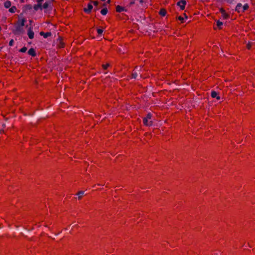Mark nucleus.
I'll list each match as a JSON object with an SVG mask.
<instances>
[{
  "mask_svg": "<svg viewBox=\"0 0 255 255\" xmlns=\"http://www.w3.org/2000/svg\"><path fill=\"white\" fill-rule=\"evenodd\" d=\"M152 115L149 113L147 115L146 117L143 120V124L145 126H150L152 124V121L150 120L151 119Z\"/></svg>",
  "mask_w": 255,
  "mask_h": 255,
  "instance_id": "1",
  "label": "nucleus"
},
{
  "mask_svg": "<svg viewBox=\"0 0 255 255\" xmlns=\"http://www.w3.org/2000/svg\"><path fill=\"white\" fill-rule=\"evenodd\" d=\"M25 20L23 18H19L17 22V28L20 30L24 25Z\"/></svg>",
  "mask_w": 255,
  "mask_h": 255,
  "instance_id": "2",
  "label": "nucleus"
},
{
  "mask_svg": "<svg viewBox=\"0 0 255 255\" xmlns=\"http://www.w3.org/2000/svg\"><path fill=\"white\" fill-rule=\"evenodd\" d=\"M186 1L185 0H181L177 2V5L180 7L181 9L183 10L185 7Z\"/></svg>",
  "mask_w": 255,
  "mask_h": 255,
  "instance_id": "3",
  "label": "nucleus"
},
{
  "mask_svg": "<svg viewBox=\"0 0 255 255\" xmlns=\"http://www.w3.org/2000/svg\"><path fill=\"white\" fill-rule=\"evenodd\" d=\"M243 9V5L241 3H239L236 7V11L239 13L244 12Z\"/></svg>",
  "mask_w": 255,
  "mask_h": 255,
  "instance_id": "4",
  "label": "nucleus"
},
{
  "mask_svg": "<svg viewBox=\"0 0 255 255\" xmlns=\"http://www.w3.org/2000/svg\"><path fill=\"white\" fill-rule=\"evenodd\" d=\"M211 95L212 98H216L218 100L220 99V97L218 95V93L216 91H212Z\"/></svg>",
  "mask_w": 255,
  "mask_h": 255,
  "instance_id": "5",
  "label": "nucleus"
},
{
  "mask_svg": "<svg viewBox=\"0 0 255 255\" xmlns=\"http://www.w3.org/2000/svg\"><path fill=\"white\" fill-rule=\"evenodd\" d=\"M220 12L222 13V16L224 19H227L229 17V15L226 13V11L223 9H220Z\"/></svg>",
  "mask_w": 255,
  "mask_h": 255,
  "instance_id": "6",
  "label": "nucleus"
},
{
  "mask_svg": "<svg viewBox=\"0 0 255 255\" xmlns=\"http://www.w3.org/2000/svg\"><path fill=\"white\" fill-rule=\"evenodd\" d=\"M27 35L28 36V37L32 39L34 37V32L33 31L31 30V28H29L28 30V31H27Z\"/></svg>",
  "mask_w": 255,
  "mask_h": 255,
  "instance_id": "7",
  "label": "nucleus"
},
{
  "mask_svg": "<svg viewBox=\"0 0 255 255\" xmlns=\"http://www.w3.org/2000/svg\"><path fill=\"white\" fill-rule=\"evenodd\" d=\"M92 8H93L92 5L91 3H89L88 4V7L84 8V11L85 12L89 13L90 12H91Z\"/></svg>",
  "mask_w": 255,
  "mask_h": 255,
  "instance_id": "8",
  "label": "nucleus"
},
{
  "mask_svg": "<svg viewBox=\"0 0 255 255\" xmlns=\"http://www.w3.org/2000/svg\"><path fill=\"white\" fill-rule=\"evenodd\" d=\"M28 53L29 55H31L33 57L35 56L36 55V54H35V50L33 48H30L28 51Z\"/></svg>",
  "mask_w": 255,
  "mask_h": 255,
  "instance_id": "9",
  "label": "nucleus"
},
{
  "mask_svg": "<svg viewBox=\"0 0 255 255\" xmlns=\"http://www.w3.org/2000/svg\"><path fill=\"white\" fill-rule=\"evenodd\" d=\"M125 10V8L120 5H117L116 6V11L118 12H121Z\"/></svg>",
  "mask_w": 255,
  "mask_h": 255,
  "instance_id": "10",
  "label": "nucleus"
},
{
  "mask_svg": "<svg viewBox=\"0 0 255 255\" xmlns=\"http://www.w3.org/2000/svg\"><path fill=\"white\" fill-rule=\"evenodd\" d=\"M159 14L161 16H164L166 14V10L165 9H164V8L161 9L160 11H159Z\"/></svg>",
  "mask_w": 255,
  "mask_h": 255,
  "instance_id": "11",
  "label": "nucleus"
},
{
  "mask_svg": "<svg viewBox=\"0 0 255 255\" xmlns=\"http://www.w3.org/2000/svg\"><path fill=\"white\" fill-rule=\"evenodd\" d=\"M4 6L5 8H9L11 6V2L9 0H7L4 3Z\"/></svg>",
  "mask_w": 255,
  "mask_h": 255,
  "instance_id": "12",
  "label": "nucleus"
},
{
  "mask_svg": "<svg viewBox=\"0 0 255 255\" xmlns=\"http://www.w3.org/2000/svg\"><path fill=\"white\" fill-rule=\"evenodd\" d=\"M41 3H37V4H35L33 6V8L35 10H37L39 8H41Z\"/></svg>",
  "mask_w": 255,
  "mask_h": 255,
  "instance_id": "13",
  "label": "nucleus"
},
{
  "mask_svg": "<svg viewBox=\"0 0 255 255\" xmlns=\"http://www.w3.org/2000/svg\"><path fill=\"white\" fill-rule=\"evenodd\" d=\"M40 34L41 35H43L44 38H47L48 36H49L51 35V33L50 32L44 33L43 32H41L40 33Z\"/></svg>",
  "mask_w": 255,
  "mask_h": 255,
  "instance_id": "14",
  "label": "nucleus"
},
{
  "mask_svg": "<svg viewBox=\"0 0 255 255\" xmlns=\"http://www.w3.org/2000/svg\"><path fill=\"white\" fill-rule=\"evenodd\" d=\"M107 12H108V10H107V8H104L102 9L101 10V13L103 15H106L107 13Z\"/></svg>",
  "mask_w": 255,
  "mask_h": 255,
  "instance_id": "15",
  "label": "nucleus"
},
{
  "mask_svg": "<svg viewBox=\"0 0 255 255\" xmlns=\"http://www.w3.org/2000/svg\"><path fill=\"white\" fill-rule=\"evenodd\" d=\"M16 9V7L15 6H13L9 9V11L11 13H14V12H15Z\"/></svg>",
  "mask_w": 255,
  "mask_h": 255,
  "instance_id": "16",
  "label": "nucleus"
},
{
  "mask_svg": "<svg viewBox=\"0 0 255 255\" xmlns=\"http://www.w3.org/2000/svg\"><path fill=\"white\" fill-rule=\"evenodd\" d=\"M84 193V192L82 191L79 192L77 194L78 196V198L80 199L83 196Z\"/></svg>",
  "mask_w": 255,
  "mask_h": 255,
  "instance_id": "17",
  "label": "nucleus"
},
{
  "mask_svg": "<svg viewBox=\"0 0 255 255\" xmlns=\"http://www.w3.org/2000/svg\"><path fill=\"white\" fill-rule=\"evenodd\" d=\"M249 8V5L247 3H246L243 6V10H244V12L247 10Z\"/></svg>",
  "mask_w": 255,
  "mask_h": 255,
  "instance_id": "18",
  "label": "nucleus"
},
{
  "mask_svg": "<svg viewBox=\"0 0 255 255\" xmlns=\"http://www.w3.org/2000/svg\"><path fill=\"white\" fill-rule=\"evenodd\" d=\"M26 50H27V48L26 47H23L19 50V51L21 52L24 53V52H25L26 51Z\"/></svg>",
  "mask_w": 255,
  "mask_h": 255,
  "instance_id": "19",
  "label": "nucleus"
},
{
  "mask_svg": "<svg viewBox=\"0 0 255 255\" xmlns=\"http://www.w3.org/2000/svg\"><path fill=\"white\" fill-rule=\"evenodd\" d=\"M217 25L220 28L221 26L223 25V22L219 20H218L217 21Z\"/></svg>",
  "mask_w": 255,
  "mask_h": 255,
  "instance_id": "20",
  "label": "nucleus"
},
{
  "mask_svg": "<svg viewBox=\"0 0 255 255\" xmlns=\"http://www.w3.org/2000/svg\"><path fill=\"white\" fill-rule=\"evenodd\" d=\"M137 77V74L135 72H133L132 74V78L133 79H136Z\"/></svg>",
  "mask_w": 255,
  "mask_h": 255,
  "instance_id": "21",
  "label": "nucleus"
},
{
  "mask_svg": "<svg viewBox=\"0 0 255 255\" xmlns=\"http://www.w3.org/2000/svg\"><path fill=\"white\" fill-rule=\"evenodd\" d=\"M48 7V3L47 2H45L42 6L43 8H44V9H46Z\"/></svg>",
  "mask_w": 255,
  "mask_h": 255,
  "instance_id": "22",
  "label": "nucleus"
},
{
  "mask_svg": "<svg viewBox=\"0 0 255 255\" xmlns=\"http://www.w3.org/2000/svg\"><path fill=\"white\" fill-rule=\"evenodd\" d=\"M103 32V30L102 29L98 28L97 29V32H98V34H99V35H101L102 34Z\"/></svg>",
  "mask_w": 255,
  "mask_h": 255,
  "instance_id": "23",
  "label": "nucleus"
},
{
  "mask_svg": "<svg viewBox=\"0 0 255 255\" xmlns=\"http://www.w3.org/2000/svg\"><path fill=\"white\" fill-rule=\"evenodd\" d=\"M178 19L181 21L182 23L184 22V18L181 16L178 17Z\"/></svg>",
  "mask_w": 255,
  "mask_h": 255,
  "instance_id": "24",
  "label": "nucleus"
},
{
  "mask_svg": "<svg viewBox=\"0 0 255 255\" xmlns=\"http://www.w3.org/2000/svg\"><path fill=\"white\" fill-rule=\"evenodd\" d=\"M109 66V64H103L102 65V67H103V69H105V70L107 69Z\"/></svg>",
  "mask_w": 255,
  "mask_h": 255,
  "instance_id": "25",
  "label": "nucleus"
},
{
  "mask_svg": "<svg viewBox=\"0 0 255 255\" xmlns=\"http://www.w3.org/2000/svg\"><path fill=\"white\" fill-rule=\"evenodd\" d=\"M13 42H14L13 40V39H11V40L9 41V46H12V45H13Z\"/></svg>",
  "mask_w": 255,
  "mask_h": 255,
  "instance_id": "26",
  "label": "nucleus"
},
{
  "mask_svg": "<svg viewBox=\"0 0 255 255\" xmlns=\"http://www.w3.org/2000/svg\"><path fill=\"white\" fill-rule=\"evenodd\" d=\"M93 3L95 5H97L98 4V2L97 1H93Z\"/></svg>",
  "mask_w": 255,
  "mask_h": 255,
  "instance_id": "27",
  "label": "nucleus"
},
{
  "mask_svg": "<svg viewBox=\"0 0 255 255\" xmlns=\"http://www.w3.org/2000/svg\"><path fill=\"white\" fill-rule=\"evenodd\" d=\"M43 0H37V3H41V2H42Z\"/></svg>",
  "mask_w": 255,
  "mask_h": 255,
  "instance_id": "28",
  "label": "nucleus"
},
{
  "mask_svg": "<svg viewBox=\"0 0 255 255\" xmlns=\"http://www.w3.org/2000/svg\"><path fill=\"white\" fill-rule=\"evenodd\" d=\"M26 7L29 9L31 8V6L30 5H26Z\"/></svg>",
  "mask_w": 255,
  "mask_h": 255,
  "instance_id": "29",
  "label": "nucleus"
},
{
  "mask_svg": "<svg viewBox=\"0 0 255 255\" xmlns=\"http://www.w3.org/2000/svg\"><path fill=\"white\" fill-rule=\"evenodd\" d=\"M247 47H248V49H250L251 46H250V45L249 44H248V45H247Z\"/></svg>",
  "mask_w": 255,
  "mask_h": 255,
  "instance_id": "30",
  "label": "nucleus"
},
{
  "mask_svg": "<svg viewBox=\"0 0 255 255\" xmlns=\"http://www.w3.org/2000/svg\"><path fill=\"white\" fill-rule=\"evenodd\" d=\"M184 15H185V19H187L188 17H187V16L186 15V14H184Z\"/></svg>",
  "mask_w": 255,
  "mask_h": 255,
  "instance_id": "31",
  "label": "nucleus"
},
{
  "mask_svg": "<svg viewBox=\"0 0 255 255\" xmlns=\"http://www.w3.org/2000/svg\"><path fill=\"white\" fill-rule=\"evenodd\" d=\"M134 1H131V2H130V4H134Z\"/></svg>",
  "mask_w": 255,
  "mask_h": 255,
  "instance_id": "32",
  "label": "nucleus"
},
{
  "mask_svg": "<svg viewBox=\"0 0 255 255\" xmlns=\"http://www.w3.org/2000/svg\"><path fill=\"white\" fill-rule=\"evenodd\" d=\"M21 2H24V0H21Z\"/></svg>",
  "mask_w": 255,
  "mask_h": 255,
  "instance_id": "33",
  "label": "nucleus"
},
{
  "mask_svg": "<svg viewBox=\"0 0 255 255\" xmlns=\"http://www.w3.org/2000/svg\"><path fill=\"white\" fill-rule=\"evenodd\" d=\"M102 1H105V0H101Z\"/></svg>",
  "mask_w": 255,
  "mask_h": 255,
  "instance_id": "34",
  "label": "nucleus"
}]
</instances>
